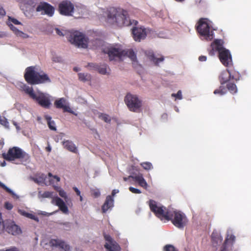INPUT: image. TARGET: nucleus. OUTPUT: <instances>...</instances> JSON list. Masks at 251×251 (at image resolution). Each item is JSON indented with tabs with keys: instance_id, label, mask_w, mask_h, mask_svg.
Segmentation results:
<instances>
[{
	"instance_id": "obj_1",
	"label": "nucleus",
	"mask_w": 251,
	"mask_h": 251,
	"mask_svg": "<svg viewBox=\"0 0 251 251\" xmlns=\"http://www.w3.org/2000/svg\"><path fill=\"white\" fill-rule=\"evenodd\" d=\"M107 23L119 27L129 26L134 24L137 25L138 22L130 20L127 11L122 8L110 7L105 12Z\"/></svg>"
},
{
	"instance_id": "obj_13",
	"label": "nucleus",
	"mask_w": 251,
	"mask_h": 251,
	"mask_svg": "<svg viewBox=\"0 0 251 251\" xmlns=\"http://www.w3.org/2000/svg\"><path fill=\"white\" fill-rule=\"evenodd\" d=\"M132 33L134 40L136 42H140L142 40L146 38L147 31L143 26H135L133 27Z\"/></svg>"
},
{
	"instance_id": "obj_57",
	"label": "nucleus",
	"mask_w": 251,
	"mask_h": 251,
	"mask_svg": "<svg viewBox=\"0 0 251 251\" xmlns=\"http://www.w3.org/2000/svg\"><path fill=\"white\" fill-rule=\"evenodd\" d=\"M51 147L50 146H48L47 147H46V150L48 151V152H50L51 151Z\"/></svg>"
},
{
	"instance_id": "obj_53",
	"label": "nucleus",
	"mask_w": 251,
	"mask_h": 251,
	"mask_svg": "<svg viewBox=\"0 0 251 251\" xmlns=\"http://www.w3.org/2000/svg\"><path fill=\"white\" fill-rule=\"evenodd\" d=\"M73 189L74 190V191L75 192L76 195L77 196H80V191L76 188V187H74L73 188Z\"/></svg>"
},
{
	"instance_id": "obj_3",
	"label": "nucleus",
	"mask_w": 251,
	"mask_h": 251,
	"mask_svg": "<svg viewBox=\"0 0 251 251\" xmlns=\"http://www.w3.org/2000/svg\"><path fill=\"white\" fill-rule=\"evenodd\" d=\"M25 81L29 84L36 85L50 83L51 80L49 75L43 71H36L35 66L28 67L25 69L24 74Z\"/></svg>"
},
{
	"instance_id": "obj_36",
	"label": "nucleus",
	"mask_w": 251,
	"mask_h": 251,
	"mask_svg": "<svg viewBox=\"0 0 251 251\" xmlns=\"http://www.w3.org/2000/svg\"><path fill=\"white\" fill-rule=\"evenodd\" d=\"M141 165L144 169L147 170H149L152 168L151 164L148 162H143L141 163Z\"/></svg>"
},
{
	"instance_id": "obj_47",
	"label": "nucleus",
	"mask_w": 251,
	"mask_h": 251,
	"mask_svg": "<svg viewBox=\"0 0 251 251\" xmlns=\"http://www.w3.org/2000/svg\"><path fill=\"white\" fill-rule=\"evenodd\" d=\"M59 195L62 197V198H65L67 197V195H66V192L63 191V190H60L59 191Z\"/></svg>"
},
{
	"instance_id": "obj_39",
	"label": "nucleus",
	"mask_w": 251,
	"mask_h": 251,
	"mask_svg": "<svg viewBox=\"0 0 251 251\" xmlns=\"http://www.w3.org/2000/svg\"><path fill=\"white\" fill-rule=\"evenodd\" d=\"M0 187L4 189L9 194H13V191L8 188L6 186H5L3 183L0 181Z\"/></svg>"
},
{
	"instance_id": "obj_41",
	"label": "nucleus",
	"mask_w": 251,
	"mask_h": 251,
	"mask_svg": "<svg viewBox=\"0 0 251 251\" xmlns=\"http://www.w3.org/2000/svg\"><path fill=\"white\" fill-rule=\"evenodd\" d=\"M8 20H9V22H8L9 23L10 22H11L15 25H18L21 24V23L20 22H19L18 20H17V19H16L15 18H11L10 17H8Z\"/></svg>"
},
{
	"instance_id": "obj_48",
	"label": "nucleus",
	"mask_w": 251,
	"mask_h": 251,
	"mask_svg": "<svg viewBox=\"0 0 251 251\" xmlns=\"http://www.w3.org/2000/svg\"><path fill=\"white\" fill-rule=\"evenodd\" d=\"M6 13L4 9L0 6V18L5 16Z\"/></svg>"
},
{
	"instance_id": "obj_15",
	"label": "nucleus",
	"mask_w": 251,
	"mask_h": 251,
	"mask_svg": "<svg viewBox=\"0 0 251 251\" xmlns=\"http://www.w3.org/2000/svg\"><path fill=\"white\" fill-rule=\"evenodd\" d=\"M218 57L221 62L226 67H229L232 65V56L229 50L227 49L220 51Z\"/></svg>"
},
{
	"instance_id": "obj_29",
	"label": "nucleus",
	"mask_w": 251,
	"mask_h": 251,
	"mask_svg": "<svg viewBox=\"0 0 251 251\" xmlns=\"http://www.w3.org/2000/svg\"><path fill=\"white\" fill-rule=\"evenodd\" d=\"M226 88L232 94H235L237 92V88L236 84L232 82L227 83Z\"/></svg>"
},
{
	"instance_id": "obj_6",
	"label": "nucleus",
	"mask_w": 251,
	"mask_h": 251,
	"mask_svg": "<svg viewBox=\"0 0 251 251\" xmlns=\"http://www.w3.org/2000/svg\"><path fill=\"white\" fill-rule=\"evenodd\" d=\"M69 40L72 44L78 47L84 49L88 47V38L84 34L78 31L72 33Z\"/></svg>"
},
{
	"instance_id": "obj_10",
	"label": "nucleus",
	"mask_w": 251,
	"mask_h": 251,
	"mask_svg": "<svg viewBox=\"0 0 251 251\" xmlns=\"http://www.w3.org/2000/svg\"><path fill=\"white\" fill-rule=\"evenodd\" d=\"M103 52L108 55L109 60H113L116 58L120 59L124 55L125 50L113 48L112 47H108L103 49Z\"/></svg>"
},
{
	"instance_id": "obj_20",
	"label": "nucleus",
	"mask_w": 251,
	"mask_h": 251,
	"mask_svg": "<svg viewBox=\"0 0 251 251\" xmlns=\"http://www.w3.org/2000/svg\"><path fill=\"white\" fill-rule=\"evenodd\" d=\"M51 246H54L59 247L60 248L64 250L65 251H70V247L68 245H67L65 242L59 240L52 239L50 242Z\"/></svg>"
},
{
	"instance_id": "obj_7",
	"label": "nucleus",
	"mask_w": 251,
	"mask_h": 251,
	"mask_svg": "<svg viewBox=\"0 0 251 251\" xmlns=\"http://www.w3.org/2000/svg\"><path fill=\"white\" fill-rule=\"evenodd\" d=\"M125 101L131 111L139 112L141 111L142 101L137 96L127 94L125 98Z\"/></svg>"
},
{
	"instance_id": "obj_19",
	"label": "nucleus",
	"mask_w": 251,
	"mask_h": 251,
	"mask_svg": "<svg viewBox=\"0 0 251 251\" xmlns=\"http://www.w3.org/2000/svg\"><path fill=\"white\" fill-rule=\"evenodd\" d=\"M52 203L58 206L59 209L64 214H68L69 210L64 201L60 198L56 197L52 200Z\"/></svg>"
},
{
	"instance_id": "obj_33",
	"label": "nucleus",
	"mask_w": 251,
	"mask_h": 251,
	"mask_svg": "<svg viewBox=\"0 0 251 251\" xmlns=\"http://www.w3.org/2000/svg\"><path fill=\"white\" fill-rule=\"evenodd\" d=\"M98 117L106 123H109L111 122L110 117L106 114L99 113Z\"/></svg>"
},
{
	"instance_id": "obj_38",
	"label": "nucleus",
	"mask_w": 251,
	"mask_h": 251,
	"mask_svg": "<svg viewBox=\"0 0 251 251\" xmlns=\"http://www.w3.org/2000/svg\"><path fill=\"white\" fill-rule=\"evenodd\" d=\"M164 251H177L175 248L171 245H167L164 247Z\"/></svg>"
},
{
	"instance_id": "obj_23",
	"label": "nucleus",
	"mask_w": 251,
	"mask_h": 251,
	"mask_svg": "<svg viewBox=\"0 0 251 251\" xmlns=\"http://www.w3.org/2000/svg\"><path fill=\"white\" fill-rule=\"evenodd\" d=\"M129 177H131L133 180L137 182L140 186L144 188H146L147 186V183L144 178L142 175L138 174L135 176H130Z\"/></svg>"
},
{
	"instance_id": "obj_16",
	"label": "nucleus",
	"mask_w": 251,
	"mask_h": 251,
	"mask_svg": "<svg viewBox=\"0 0 251 251\" xmlns=\"http://www.w3.org/2000/svg\"><path fill=\"white\" fill-rule=\"evenodd\" d=\"M224 43V42L222 39H215L211 44V49L208 50L209 54L213 56L215 55L216 51H218L219 53L220 51L226 50L223 46Z\"/></svg>"
},
{
	"instance_id": "obj_34",
	"label": "nucleus",
	"mask_w": 251,
	"mask_h": 251,
	"mask_svg": "<svg viewBox=\"0 0 251 251\" xmlns=\"http://www.w3.org/2000/svg\"><path fill=\"white\" fill-rule=\"evenodd\" d=\"M53 195V192L50 191H46L44 192L43 194H41V192H39V197L43 198H49L52 197Z\"/></svg>"
},
{
	"instance_id": "obj_61",
	"label": "nucleus",
	"mask_w": 251,
	"mask_h": 251,
	"mask_svg": "<svg viewBox=\"0 0 251 251\" xmlns=\"http://www.w3.org/2000/svg\"><path fill=\"white\" fill-rule=\"evenodd\" d=\"M74 70L75 71V72H77V71H79V69H78V68H76V67H75V68H74Z\"/></svg>"
},
{
	"instance_id": "obj_63",
	"label": "nucleus",
	"mask_w": 251,
	"mask_h": 251,
	"mask_svg": "<svg viewBox=\"0 0 251 251\" xmlns=\"http://www.w3.org/2000/svg\"><path fill=\"white\" fill-rule=\"evenodd\" d=\"M129 177H129V176H128V177H124V180L125 181H127V180H128V179Z\"/></svg>"
},
{
	"instance_id": "obj_2",
	"label": "nucleus",
	"mask_w": 251,
	"mask_h": 251,
	"mask_svg": "<svg viewBox=\"0 0 251 251\" xmlns=\"http://www.w3.org/2000/svg\"><path fill=\"white\" fill-rule=\"evenodd\" d=\"M158 218L164 223L171 221L177 228H182L186 225L187 218L185 214L180 211L169 212L164 206H158Z\"/></svg>"
},
{
	"instance_id": "obj_14",
	"label": "nucleus",
	"mask_w": 251,
	"mask_h": 251,
	"mask_svg": "<svg viewBox=\"0 0 251 251\" xmlns=\"http://www.w3.org/2000/svg\"><path fill=\"white\" fill-rule=\"evenodd\" d=\"M231 78L237 81L240 79V74H237V75H232V73L230 72L228 69H226L221 73L219 77V79L221 85H223L227 82Z\"/></svg>"
},
{
	"instance_id": "obj_30",
	"label": "nucleus",
	"mask_w": 251,
	"mask_h": 251,
	"mask_svg": "<svg viewBox=\"0 0 251 251\" xmlns=\"http://www.w3.org/2000/svg\"><path fill=\"white\" fill-rule=\"evenodd\" d=\"M26 94H28L29 96L33 100L35 98L37 94L35 93L34 90L32 87H30L28 86L25 87V90L24 91Z\"/></svg>"
},
{
	"instance_id": "obj_37",
	"label": "nucleus",
	"mask_w": 251,
	"mask_h": 251,
	"mask_svg": "<svg viewBox=\"0 0 251 251\" xmlns=\"http://www.w3.org/2000/svg\"><path fill=\"white\" fill-rule=\"evenodd\" d=\"M0 124L6 127L8 126V122L7 119L3 116H0Z\"/></svg>"
},
{
	"instance_id": "obj_50",
	"label": "nucleus",
	"mask_w": 251,
	"mask_h": 251,
	"mask_svg": "<svg viewBox=\"0 0 251 251\" xmlns=\"http://www.w3.org/2000/svg\"><path fill=\"white\" fill-rule=\"evenodd\" d=\"M55 31L56 34L59 36H64V34L58 28H55Z\"/></svg>"
},
{
	"instance_id": "obj_9",
	"label": "nucleus",
	"mask_w": 251,
	"mask_h": 251,
	"mask_svg": "<svg viewBox=\"0 0 251 251\" xmlns=\"http://www.w3.org/2000/svg\"><path fill=\"white\" fill-rule=\"evenodd\" d=\"M74 9V4L69 0H63L58 5V10L62 15H72Z\"/></svg>"
},
{
	"instance_id": "obj_45",
	"label": "nucleus",
	"mask_w": 251,
	"mask_h": 251,
	"mask_svg": "<svg viewBox=\"0 0 251 251\" xmlns=\"http://www.w3.org/2000/svg\"><path fill=\"white\" fill-rule=\"evenodd\" d=\"M4 207L7 210H11L13 208V205L10 202H6L4 204Z\"/></svg>"
},
{
	"instance_id": "obj_59",
	"label": "nucleus",
	"mask_w": 251,
	"mask_h": 251,
	"mask_svg": "<svg viewBox=\"0 0 251 251\" xmlns=\"http://www.w3.org/2000/svg\"><path fill=\"white\" fill-rule=\"evenodd\" d=\"M230 72H232V75H237V74H239L238 72H236L235 71H230Z\"/></svg>"
},
{
	"instance_id": "obj_58",
	"label": "nucleus",
	"mask_w": 251,
	"mask_h": 251,
	"mask_svg": "<svg viewBox=\"0 0 251 251\" xmlns=\"http://www.w3.org/2000/svg\"><path fill=\"white\" fill-rule=\"evenodd\" d=\"M4 145V142L2 140H0V148H1Z\"/></svg>"
},
{
	"instance_id": "obj_46",
	"label": "nucleus",
	"mask_w": 251,
	"mask_h": 251,
	"mask_svg": "<svg viewBox=\"0 0 251 251\" xmlns=\"http://www.w3.org/2000/svg\"><path fill=\"white\" fill-rule=\"evenodd\" d=\"M168 117V116L167 113H163L161 116L160 120L163 122H165L167 121Z\"/></svg>"
},
{
	"instance_id": "obj_43",
	"label": "nucleus",
	"mask_w": 251,
	"mask_h": 251,
	"mask_svg": "<svg viewBox=\"0 0 251 251\" xmlns=\"http://www.w3.org/2000/svg\"><path fill=\"white\" fill-rule=\"evenodd\" d=\"M27 85L26 84L23 82H20L18 84V87L19 89L23 91L25 90V87H27Z\"/></svg>"
},
{
	"instance_id": "obj_64",
	"label": "nucleus",
	"mask_w": 251,
	"mask_h": 251,
	"mask_svg": "<svg viewBox=\"0 0 251 251\" xmlns=\"http://www.w3.org/2000/svg\"><path fill=\"white\" fill-rule=\"evenodd\" d=\"M45 177H46L44 175L42 174V175L41 178H42V179H45Z\"/></svg>"
},
{
	"instance_id": "obj_26",
	"label": "nucleus",
	"mask_w": 251,
	"mask_h": 251,
	"mask_svg": "<svg viewBox=\"0 0 251 251\" xmlns=\"http://www.w3.org/2000/svg\"><path fill=\"white\" fill-rule=\"evenodd\" d=\"M79 80L83 81L86 82L90 81L91 79V76L90 74L88 73H79L78 74Z\"/></svg>"
},
{
	"instance_id": "obj_56",
	"label": "nucleus",
	"mask_w": 251,
	"mask_h": 251,
	"mask_svg": "<svg viewBox=\"0 0 251 251\" xmlns=\"http://www.w3.org/2000/svg\"><path fill=\"white\" fill-rule=\"evenodd\" d=\"M53 178L56 179L57 182H59L60 180V177L57 176H54Z\"/></svg>"
},
{
	"instance_id": "obj_42",
	"label": "nucleus",
	"mask_w": 251,
	"mask_h": 251,
	"mask_svg": "<svg viewBox=\"0 0 251 251\" xmlns=\"http://www.w3.org/2000/svg\"><path fill=\"white\" fill-rule=\"evenodd\" d=\"M129 190L131 192L134 194H140L141 193V191L139 189L132 187H130L129 188Z\"/></svg>"
},
{
	"instance_id": "obj_18",
	"label": "nucleus",
	"mask_w": 251,
	"mask_h": 251,
	"mask_svg": "<svg viewBox=\"0 0 251 251\" xmlns=\"http://www.w3.org/2000/svg\"><path fill=\"white\" fill-rule=\"evenodd\" d=\"M105 239L107 241L109 244L106 243L104 245V247L108 251H120L121 248L119 245L116 242L113 241L112 238L110 236L106 235L105 236Z\"/></svg>"
},
{
	"instance_id": "obj_25",
	"label": "nucleus",
	"mask_w": 251,
	"mask_h": 251,
	"mask_svg": "<svg viewBox=\"0 0 251 251\" xmlns=\"http://www.w3.org/2000/svg\"><path fill=\"white\" fill-rule=\"evenodd\" d=\"M44 118L47 122L49 127L50 130L55 131L56 130L55 122L51 120V117L48 115H45Z\"/></svg>"
},
{
	"instance_id": "obj_35",
	"label": "nucleus",
	"mask_w": 251,
	"mask_h": 251,
	"mask_svg": "<svg viewBox=\"0 0 251 251\" xmlns=\"http://www.w3.org/2000/svg\"><path fill=\"white\" fill-rule=\"evenodd\" d=\"M98 72L102 75H106L107 72V66L106 65H103L99 67L98 68Z\"/></svg>"
},
{
	"instance_id": "obj_62",
	"label": "nucleus",
	"mask_w": 251,
	"mask_h": 251,
	"mask_svg": "<svg viewBox=\"0 0 251 251\" xmlns=\"http://www.w3.org/2000/svg\"><path fill=\"white\" fill-rule=\"evenodd\" d=\"M48 176H50V177H53V176H53V175H52V174H51V173H49L48 174Z\"/></svg>"
},
{
	"instance_id": "obj_60",
	"label": "nucleus",
	"mask_w": 251,
	"mask_h": 251,
	"mask_svg": "<svg viewBox=\"0 0 251 251\" xmlns=\"http://www.w3.org/2000/svg\"><path fill=\"white\" fill-rule=\"evenodd\" d=\"M33 179L36 183H39V181L37 178H34Z\"/></svg>"
},
{
	"instance_id": "obj_28",
	"label": "nucleus",
	"mask_w": 251,
	"mask_h": 251,
	"mask_svg": "<svg viewBox=\"0 0 251 251\" xmlns=\"http://www.w3.org/2000/svg\"><path fill=\"white\" fill-rule=\"evenodd\" d=\"M126 55L129 58H130V59L134 62L136 61V55L134 52V51L132 50H129L127 51H125L124 52L123 56Z\"/></svg>"
},
{
	"instance_id": "obj_49",
	"label": "nucleus",
	"mask_w": 251,
	"mask_h": 251,
	"mask_svg": "<svg viewBox=\"0 0 251 251\" xmlns=\"http://www.w3.org/2000/svg\"><path fill=\"white\" fill-rule=\"evenodd\" d=\"M22 214L23 215L25 216L26 217H27L28 218H31V219H33V217H34V216L32 214L26 213L25 212H22Z\"/></svg>"
},
{
	"instance_id": "obj_52",
	"label": "nucleus",
	"mask_w": 251,
	"mask_h": 251,
	"mask_svg": "<svg viewBox=\"0 0 251 251\" xmlns=\"http://www.w3.org/2000/svg\"><path fill=\"white\" fill-rule=\"evenodd\" d=\"M100 194L99 191H97L94 192L93 195L95 198H98L100 196Z\"/></svg>"
},
{
	"instance_id": "obj_54",
	"label": "nucleus",
	"mask_w": 251,
	"mask_h": 251,
	"mask_svg": "<svg viewBox=\"0 0 251 251\" xmlns=\"http://www.w3.org/2000/svg\"><path fill=\"white\" fill-rule=\"evenodd\" d=\"M118 192H119V190H116V189L113 190L112 191V194H112V195H111V196H112V198H113V197L115 196V195L116 193H118Z\"/></svg>"
},
{
	"instance_id": "obj_27",
	"label": "nucleus",
	"mask_w": 251,
	"mask_h": 251,
	"mask_svg": "<svg viewBox=\"0 0 251 251\" xmlns=\"http://www.w3.org/2000/svg\"><path fill=\"white\" fill-rule=\"evenodd\" d=\"M146 56L155 65H157V58L155 57L153 52L151 50L147 51L145 52Z\"/></svg>"
},
{
	"instance_id": "obj_17",
	"label": "nucleus",
	"mask_w": 251,
	"mask_h": 251,
	"mask_svg": "<svg viewBox=\"0 0 251 251\" xmlns=\"http://www.w3.org/2000/svg\"><path fill=\"white\" fill-rule=\"evenodd\" d=\"M66 100L64 98H61L56 100L54 103V106L56 108L62 109L63 112H67L73 113L69 106L66 104Z\"/></svg>"
},
{
	"instance_id": "obj_32",
	"label": "nucleus",
	"mask_w": 251,
	"mask_h": 251,
	"mask_svg": "<svg viewBox=\"0 0 251 251\" xmlns=\"http://www.w3.org/2000/svg\"><path fill=\"white\" fill-rule=\"evenodd\" d=\"M149 204L151 211L157 216V204L156 202L154 201L151 200L149 202Z\"/></svg>"
},
{
	"instance_id": "obj_8",
	"label": "nucleus",
	"mask_w": 251,
	"mask_h": 251,
	"mask_svg": "<svg viewBox=\"0 0 251 251\" xmlns=\"http://www.w3.org/2000/svg\"><path fill=\"white\" fill-rule=\"evenodd\" d=\"M50 98L51 97L49 94L38 93L33 100L42 107L49 109L51 105Z\"/></svg>"
},
{
	"instance_id": "obj_5",
	"label": "nucleus",
	"mask_w": 251,
	"mask_h": 251,
	"mask_svg": "<svg viewBox=\"0 0 251 251\" xmlns=\"http://www.w3.org/2000/svg\"><path fill=\"white\" fill-rule=\"evenodd\" d=\"M207 18H201L196 27L198 33L206 41H211L214 38L213 32L210 30V25Z\"/></svg>"
},
{
	"instance_id": "obj_22",
	"label": "nucleus",
	"mask_w": 251,
	"mask_h": 251,
	"mask_svg": "<svg viewBox=\"0 0 251 251\" xmlns=\"http://www.w3.org/2000/svg\"><path fill=\"white\" fill-rule=\"evenodd\" d=\"M64 148L73 153L77 152V149L75 144L70 140H65L62 142Z\"/></svg>"
},
{
	"instance_id": "obj_51",
	"label": "nucleus",
	"mask_w": 251,
	"mask_h": 251,
	"mask_svg": "<svg viewBox=\"0 0 251 251\" xmlns=\"http://www.w3.org/2000/svg\"><path fill=\"white\" fill-rule=\"evenodd\" d=\"M206 59H207V57L206 56H204V55H201V56H200L199 57V60L200 61H205L206 60Z\"/></svg>"
},
{
	"instance_id": "obj_11",
	"label": "nucleus",
	"mask_w": 251,
	"mask_h": 251,
	"mask_svg": "<svg viewBox=\"0 0 251 251\" xmlns=\"http://www.w3.org/2000/svg\"><path fill=\"white\" fill-rule=\"evenodd\" d=\"M37 12H41L42 15H47L49 17L53 16L54 13V8L50 4L46 2H41L36 7Z\"/></svg>"
},
{
	"instance_id": "obj_44",
	"label": "nucleus",
	"mask_w": 251,
	"mask_h": 251,
	"mask_svg": "<svg viewBox=\"0 0 251 251\" xmlns=\"http://www.w3.org/2000/svg\"><path fill=\"white\" fill-rule=\"evenodd\" d=\"M235 237L233 235H228L226 239V242H227L228 241L233 242L235 240Z\"/></svg>"
},
{
	"instance_id": "obj_24",
	"label": "nucleus",
	"mask_w": 251,
	"mask_h": 251,
	"mask_svg": "<svg viewBox=\"0 0 251 251\" xmlns=\"http://www.w3.org/2000/svg\"><path fill=\"white\" fill-rule=\"evenodd\" d=\"M7 25L9 26L10 28L14 32V33L18 37H20L22 38H26L28 37V35L24 33L23 31L18 30L16 27H15L12 24L7 23Z\"/></svg>"
},
{
	"instance_id": "obj_31",
	"label": "nucleus",
	"mask_w": 251,
	"mask_h": 251,
	"mask_svg": "<svg viewBox=\"0 0 251 251\" xmlns=\"http://www.w3.org/2000/svg\"><path fill=\"white\" fill-rule=\"evenodd\" d=\"M226 93V88L222 85L220 86L218 89H215L213 93L215 95H219L220 96H223Z\"/></svg>"
},
{
	"instance_id": "obj_12",
	"label": "nucleus",
	"mask_w": 251,
	"mask_h": 251,
	"mask_svg": "<svg viewBox=\"0 0 251 251\" xmlns=\"http://www.w3.org/2000/svg\"><path fill=\"white\" fill-rule=\"evenodd\" d=\"M4 228L6 231L12 235H18L21 233L20 228L16 224L11 223L7 226H5L2 222L1 215L0 214V232L2 231Z\"/></svg>"
},
{
	"instance_id": "obj_55",
	"label": "nucleus",
	"mask_w": 251,
	"mask_h": 251,
	"mask_svg": "<svg viewBox=\"0 0 251 251\" xmlns=\"http://www.w3.org/2000/svg\"><path fill=\"white\" fill-rule=\"evenodd\" d=\"M164 59V57L162 56H160L158 57V63L163 61Z\"/></svg>"
},
{
	"instance_id": "obj_21",
	"label": "nucleus",
	"mask_w": 251,
	"mask_h": 251,
	"mask_svg": "<svg viewBox=\"0 0 251 251\" xmlns=\"http://www.w3.org/2000/svg\"><path fill=\"white\" fill-rule=\"evenodd\" d=\"M114 206V199L112 196L109 195L106 198V200L101 206V211L103 213H105L108 210L112 208Z\"/></svg>"
},
{
	"instance_id": "obj_40",
	"label": "nucleus",
	"mask_w": 251,
	"mask_h": 251,
	"mask_svg": "<svg viewBox=\"0 0 251 251\" xmlns=\"http://www.w3.org/2000/svg\"><path fill=\"white\" fill-rule=\"evenodd\" d=\"M172 97H175L178 100H181L182 99L181 91L179 90L176 94H172Z\"/></svg>"
},
{
	"instance_id": "obj_4",
	"label": "nucleus",
	"mask_w": 251,
	"mask_h": 251,
	"mask_svg": "<svg viewBox=\"0 0 251 251\" xmlns=\"http://www.w3.org/2000/svg\"><path fill=\"white\" fill-rule=\"evenodd\" d=\"M2 156L8 161H12L16 159H19L22 161H27L29 159V155L17 147L10 148L7 153H2Z\"/></svg>"
}]
</instances>
